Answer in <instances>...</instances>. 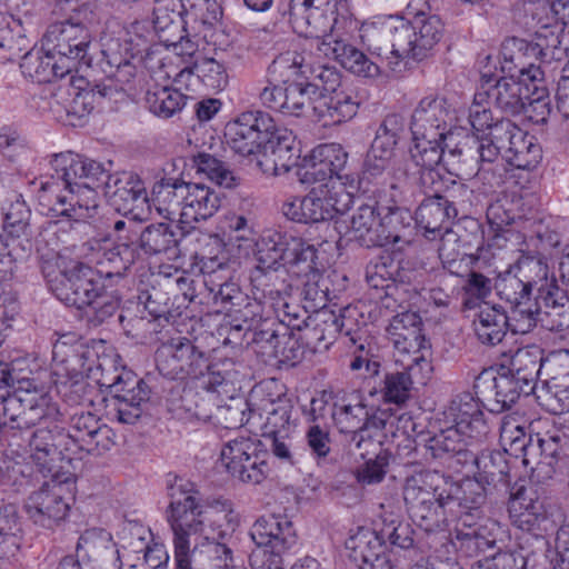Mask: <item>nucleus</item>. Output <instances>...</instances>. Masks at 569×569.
<instances>
[{"instance_id":"nucleus-1","label":"nucleus","mask_w":569,"mask_h":569,"mask_svg":"<svg viewBox=\"0 0 569 569\" xmlns=\"http://www.w3.org/2000/svg\"><path fill=\"white\" fill-rule=\"evenodd\" d=\"M168 496L167 519L173 532L174 553L183 551L191 567L210 561L218 569H241L234 565L231 533L213 527L227 513L203 505L190 482L171 485Z\"/></svg>"},{"instance_id":"nucleus-2","label":"nucleus","mask_w":569,"mask_h":569,"mask_svg":"<svg viewBox=\"0 0 569 569\" xmlns=\"http://www.w3.org/2000/svg\"><path fill=\"white\" fill-rule=\"evenodd\" d=\"M453 116L446 98L426 97L411 114L409 133L413 146L410 156L417 166L432 169L448 153L450 157L463 156L457 138L459 131L451 129Z\"/></svg>"},{"instance_id":"nucleus-3","label":"nucleus","mask_w":569,"mask_h":569,"mask_svg":"<svg viewBox=\"0 0 569 569\" xmlns=\"http://www.w3.org/2000/svg\"><path fill=\"white\" fill-rule=\"evenodd\" d=\"M59 6L64 11V18L48 26L42 37V49L58 54L60 61L72 64V70L78 64L90 66L93 27L97 23L92 6L81 0H60Z\"/></svg>"},{"instance_id":"nucleus-4","label":"nucleus","mask_w":569,"mask_h":569,"mask_svg":"<svg viewBox=\"0 0 569 569\" xmlns=\"http://www.w3.org/2000/svg\"><path fill=\"white\" fill-rule=\"evenodd\" d=\"M447 476L425 470L406 479L403 500L410 518L425 531H435L447 520Z\"/></svg>"},{"instance_id":"nucleus-5","label":"nucleus","mask_w":569,"mask_h":569,"mask_svg":"<svg viewBox=\"0 0 569 569\" xmlns=\"http://www.w3.org/2000/svg\"><path fill=\"white\" fill-rule=\"evenodd\" d=\"M98 369L101 370V376L97 382L108 390L107 407L110 412L120 423L134 425L144 413L150 400L149 385L131 370H119L112 363L109 369L100 363Z\"/></svg>"},{"instance_id":"nucleus-6","label":"nucleus","mask_w":569,"mask_h":569,"mask_svg":"<svg viewBox=\"0 0 569 569\" xmlns=\"http://www.w3.org/2000/svg\"><path fill=\"white\" fill-rule=\"evenodd\" d=\"M74 491V475L54 471L49 480L26 498L23 509L34 525L51 529L67 518Z\"/></svg>"},{"instance_id":"nucleus-7","label":"nucleus","mask_w":569,"mask_h":569,"mask_svg":"<svg viewBox=\"0 0 569 569\" xmlns=\"http://www.w3.org/2000/svg\"><path fill=\"white\" fill-rule=\"evenodd\" d=\"M299 181L305 184L322 182L336 177L346 188L358 190L359 176L348 166V152L339 143H323L316 147L296 170Z\"/></svg>"},{"instance_id":"nucleus-8","label":"nucleus","mask_w":569,"mask_h":569,"mask_svg":"<svg viewBox=\"0 0 569 569\" xmlns=\"http://www.w3.org/2000/svg\"><path fill=\"white\" fill-rule=\"evenodd\" d=\"M53 420L38 425L28 437L30 457L43 475L62 471L64 467L59 463L70 465L76 456L74 442L70 440L67 430Z\"/></svg>"},{"instance_id":"nucleus-9","label":"nucleus","mask_w":569,"mask_h":569,"mask_svg":"<svg viewBox=\"0 0 569 569\" xmlns=\"http://www.w3.org/2000/svg\"><path fill=\"white\" fill-rule=\"evenodd\" d=\"M409 339V330L393 331V405L397 406L411 398L412 379L428 365L421 328H418L416 347H411Z\"/></svg>"},{"instance_id":"nucleus-10","label":"nucleus","mask_w":569,"mask_h":569,"mask_svg":"<svg viewBox=\"0 0 569 569\" xmlns=\"http://www.w3.org/2000/svg\"><path fill=\"white\" fill-rule=\"evenodd\" d=\"M207 353L186 337L172 338L156 350L159 373L168 379L184 380L200 377L206 368Z\"/></svg>"},{"instance_id":"nucleus-11","label":"nucleus","mask_w":569,"mask_h":569,"mask_svg":"<svg viewBox=\"0 0 569 569\" xmlns=\"http://www.w3.org/2000/svg\"><path fill=\"white\" fill-rule=\"evenodd\" d=\"M271 126L272 117L269 113L261 110L244 111L226 124V143L242 157L256 154L262 149Z\"/></svg>"},{"instance_id":"nucleus-12","label":"nucleus","mask_w":569,"mask_h":569,"mask_svg":"<svg viewBox=\"0 0 569 569\" xmlns=\"http://www.w3.org/2000/svg\"><path fill=\"white\" fill-rule=\"evenodd\" d=\"M101 68L110 83L101 82L91 89L92 96L99 98H113L130 83L136 76V66L132 63L133 54L129 43L119 39H111L101 51Z\"/></svg>"},{"instance_id":"nucleus-13","label":"nucleus","mask_w":569,"mask_h":569,"mask_svg":"<svg viewBox=\"0 0 569 569\" xmlns=\"http://www.w3.org/2000/svg\"><path fill=\"white\" fill-rule=\"evenodd\" d=\"M264 455L258 452L257 445L249 438L230 440L221 450V461L228 472L246 483L258 485L267 475Z\"/></svg>"},{"instance_id":"nucleus-14","label":"nucleus","mask_w":569,"mask_h":569,"mask_svg":"<svg viewBox=\"0 0 569 569\" xmlns=\"http://www.w3.org/2000/svg\"><path fill=\"white\" fill-rule=\"evenodd\" d=\"M471 193L466 184L453 182L447 197L437 194L421 202L416 210V224L432 234L447 230V223L458 214L457 206L470 201Z\"/></svg>"},{"instance_id":"nucleus-15","label":"nucleus","mask_w":569,"mask_h":569,"mask_svg":"<svg viewBox=\"0 0 569 569\" xmlns=\"http://www.w3.org/2000/svg\"><path fill=\"white\" fill-rule=\"evenodd\" d=\"M477 393L481 396V401L491 412H501L511 408L521 395L529 396L532 391L518 381L513 375L502 368L500 372L493 375L491 371L480 373L475 382Z\"/></svg>"},{"instance_id":"nucleus-16","label":"nucleus","mask_w":569,"mask_h":569,"mask_svg":"<svg viewBox=\"0 0 569 569\" xmlns=\"http://www.w3.org/2000/svg\"><path fill=\"white\" fill-rule=\"evenodd\" d=\"M52 166L63 186L82 183L104 192L106 183L113 178L102 163L72 152L56 154Z\"/></svg>"},{"instance_id":"nucleus-17","label":"nucleus","mask_w":569,"mask_h":569,"mask_svg":"<svg viewBox=\"0 0 569 569\" xmlns=\"http://www.w3.org/2000/svg\"><path fill=\"white\" fill-rule=\"evenodd\" d=\"M382 216L375 207L365 204L358 208L350 219L347 234L360 246L385 247L391 237V208H383Z\"/></svg>"},{"instance_id":"nucleus-18","label":"nucleus","mask_w":569,"mask_h":569,"mask_svg":"<svg viewBox=\"0 0 569 569\" xmlns=\"http://www.w3.org/2000/svg\"><path fill=\"white\" fill-rule=\"evenodd\" d=\"M103 193L111 206L124 217L141 220L148 208L147 191L142 181L129 172L113 176L110 182L106 183Z\"/></svg>"},{"instance_id":"nucleus-19","label":"nucleus","mask_w":569,"mask_h":569,"mask_svg":"<svg viewBox=\"0 0 569 569\" xmlns=\"http://www.w3.org/2000/svg\"><path fill=\"white\" fill-rule=\"evenodd\" d=\"M387 540H391V532L360 529L346 541V548L355 562H361L360 569H391Z\"/></svg>"},{"instance_id":"nucleus-20","label":"nucleus","mask_w":569,"mask_h":569,"mask_svg":"<svg viewBox=\"0 0 569 569\" xmlns=\"http://www.w3.org/2000/svg\"><path fill=\"white\" fill-rule=\"evenodd\" d=\"M250 537L258 547L270 548L268 552L278 555L286 553L298 543L293 523L283 515L261 516L252 525Z\"/></svg>"},{"instance_id":"nucleus-21","label":"nucleus","mask_w":569,"mask_h":569,"mask_svg":"<svg viewBox=\"0 0 569 569\" xmlns=\"http://www.w3.org/2000/svg\"><path fill=\"white\" fill-rule=\"evenodd\" d=\"M178 198L182 200L179 223L183 228H194V223L211 218L220 208L221 199L211 188L188 182L178 189Z\"/></svg>"},{"instance_id":"nucleus-22","label":"nucleus","mask_w":569,"mask_h":569,"mask_svg":"<svg viewBox=\"0 0 569 569\" xmlns=\"http://www.w3.org/2000/svg\"><path fill=\"white\" fill-rule=\"evenodd\" d=\"M527 82L521 77L516 79L515 74L501 77L493 84H490V79H488L481 84V91L476 93V98L486 97L502 112L516 116L525 109L527 100H529L531 89Z\"/></svg>"},{"instance_id":"nucleus-23","label":"nucleus","mask_w":569,"mask_h":569,"mask_svg":"<svg viewBox=\"0 0 569 569\" xmlns=\"http://www.w3.org/2000/svg\"><path fill=\"white\" fill-rule=\"evenodd\" d=\"M502 70L518 74L531 83L543 81V71L535 62L539 61L532 41L508 38L501 44Z\"/></svg>"},{"instance_id":"nucleus-24","label":"nucleus","mask_w":569,"mask_h":569,"mask_svg":"<svg viewBox=\"0 0 569 569\" xmlns=\"http://www.w3.org/2000/svg\"><path fill=\"white\" fill-rule=\"evenodd\" d=\"M73 271L54 293L67 306L82 310L102 290L100 276L89 264L80 261L72 264Z\"/></svg>"},{"instance_id":"nucleus-25","label":"nucleus","mask_w":569,"mask_h":569,"mask_svg":"<svg viewBox=\"0 0 569 569\" xmlns=\"http://www.w3.org/2000/svg\"><path fill=\"white\" fill-rule=\"evenodd\" d=\"M398 10L393 13V74L401 77L403 72L415 69L420 62L415 59L417 46V31H415L411 16L408 14L405 2H398Z\"/></svg>"},{"instance_id":"nucleus-26","label":"nucleus","mask_w":569,"mask_h":569,"mask_svg":"<svg viewBox=\"0 0 569 569\" xmlns=\"http://www.w3.org/2000/svg\"><path fill=\"white\" fill-rule=\"evenodd\" d=\"M347 277L337 271L321 273L319 271L308 272L301 289L303 308L307 311H326L328 301L337 299L339 293L346 289Z\"/></svg>"},{"instance_id":"nucleus-27","label":"nucleus","mask_w":569,"mask_h":569,"mask_svg":"<svg viewBox=\"0 0 569 569\" xmlns=\"http://www.w3.org/2000/svg\"><path fill=\"white\" fill-rule=\"evenodd\" d=\"M66 194L56 197L54 204L50 208L58 217H66L74 222L93 218L99 208V189L83 186H64Z\"/></svg>"},{"instance_id":"nucleus-28","label":"nucleus","mask_w":569,"mask_h":569,"mask_svg":"<svg viewBox=\"0 0 569 569\" xmlns=\"http://www.w3.org/2000/svg\"><path fill=\"white\" fill-rule=\"evenodd\" d=\"M473 442H478L476 438L468 437L467 430L453 425L432 436L426 448L436 459L465 466L473 459V451L470 449Z\"/></svg>"},{"instance_id":"nucleus-29","label":"nucleus","mask_w":569,"mask_h":569,"mask_svg":"<svg viewBox=\"0 0 569 569\" xmlns=\"http://www.w3.org/2000/svg\"><path fill=\"white\" fill-rule=\"evenodd\" d=\"M445 413L455 426L467 430L468 437L476 438L477 441H482L489 433L483 412L471 392L466 391L455 396Z\"/></svg>"},{"instance_id":"nucleus-30","label":"nucleus","mask_w":569,"mask_h":569,"mask_svg":"<svg viewBox=\"0 0 569 569\" xmlns=\"http://www.w3.org/2000/svg\"><path fill=\"white\" fill-rule=\"evenodd\" d=\"M508 512L512 523L523 531H536L547 519L543 500L531 488L520 487L511 493Z\"/></svg>"},{"instance_id":"nucleus-31","label":"nucleus","mask_w":569,"mask_h":569,"mask_svg":"<svg viewBox=\"0 0 569 569\" xmlns=\"http://www.w3.org/2000/svg\"><path fill=\"white\" fill-rule=\"evenodd\" d=\"M359 102L351 91L340 89L333 93L317 96L313 107V117L323 127L336 126L352 119L358 111Z\"/></svg>"},{"instance_id":"nucleus-32","label":"nucleus","mask_w":569,"mask_h":569,"mask_svg":"<svg viewBox=\"0 0 569 569\" xmlns=\"http://www.w3.org/2000/svg\"><path fill=\"white\" fill-rule=\"evenodd\" d=\"M183 229L182 226L167 222L151 223L140 232L137 249H141L149 257L159 254L176 257L178 246L186 234Z\"/></svg>"},{"instance_id":"nucleus-33","label":"nucleus","mask_w":569,"mask_h":569,"mask_svg":"<svg viewBox=\"0 0 569 569\" xmlns=\"http://www.w3.org/2000/svg\"><path fill=\"white\" fill-rule=\"evenodd\" d=\"M77 557L101 569L118 561V550L110 532L104 529H87L77 543Z\"/></svg>"},{"instance_id":"nucleus-34","label":"nucleus","mask_w":569,"mask_h":569,"mask_svg":"<svg viewBox=\"0 0 569 569\" xmlns=\"http://www.w3.org/2000/svg\"><path fill=\"white\" fill-rule=\"evenodd\" d=\"M447 492L445 502L447 505V517L458 516V509L478 510L487 500L486 483L478 477L466 478L455 482L447 476Z\"/></svg>"},{"instance_id":"nucleus-35","label":"nucleus","mask_w":569,"mask_h":569,"mask_svg":"<svg viewBox=\"0 0 569 569\" xmlns=\"http://www.w3.org/2000/svg\"><path fill=\"white\" fill-rule=\"evenodd\" d=\"M301 243L296 238L278 230H267L257 241L256 260L260 269H278L281 261H288V253Z\"/></svg>"},{"instance_id":"nucleus-36","label":"nucleus","mask_w":569,"mask_h":569,"mask_svg":"<svg viewBox=\"0 0 569 569\" xmlns=\"http://www.w3.org/2000/svg\"><path fill=\"white\" fill-rule=\"evenodd\" d=\"M318 51L325 57L337 60L345 69L352 73L369 78L379 74V67L370 61L365 53L338 38L320 42Z\"/></svg>"},{"instance_id":"nucleus-37","label":"nucleus","mask_w":569,"mask_h":569,"mask_svg":"<svg viewBox=\"0 0 569 569\" xmlns=\"http://www.w3.org/2000/svg\"><path fill=\"white\" fill-rule=\"evenodd\" d=\"M569 29L559 22L543 23L535 32L533 48L541 63L562 61L568 57Z\"/></svg>"},{"instance_id":"nucleus-38","label":"nucleus","mask_w":569,"mask_h":569,"mask_svg":"<svg viewBox=\"0 0 569 569\" xmlns=\"http://www.w3.org/2000/svg\"><path fill=\"white\" fill-rule=\"evenodd\" d=\"M421 7L426 3L418 2ZM408 14L413 21L415 31H417V46L415 59L422 61L428 52L439 42L442 36V23L437 16H428L417 3L407 4Z\"/></svg>"},{"instance_id":"nucleus-39","label":"nucleus","mask_w":569,"mask_h":569,"mask_svg":"<svg viewBox=\"0 0 569 569\" xmlns=\"http://www.w3.org/2000/svg\"><path fill=\"white\" fill-rule=\"evenodd\" d=\"M422 277L421 263L415 254L399 259L393 274V301L408 302V307L416 301L422 289Z\"/></svg>"},{"instance_id":"nucleus-40","label":"nucleus","mask_w":569,"mask_h":569,"mask_svg":"<svg viewBox=\"0 0 569 569\" xmlns=\"http://www.w3.org/2000/svg\"><path fill=\"white\" fill-rule=\"evenodd\" d=\"M257 326L243 333L239 340H244L247 345H252L257 352L272 358L273 355H277L279 343L283 342L290 333V327L276 317L266 319Z\"/></svg>"},{"instance_id":"nucleus-41","label":"nucleus","mask_w":569,"mask_h":569,"mask_svg":"<svg viewBox=\"0 0 569 569\" xmlns=\"http://www.w3.org/2000/svg\"><path fill=\"white\" fill-rule=\"evenodd\" d=\"M543 368V350L537 345L518 348L510 359L507 369L532 392L537 386L539 373Z\"/></svg>"},{"instance_id":"nucleus-42","label":"nucleus","mask_w":569,"mask_h":569,"mask_svg":"<svg viewBox=\"0 0 569 569\" xmlns=\"http://www.w3.org/2000/svg\"><path fill=\"white\" fill-rule=\"evenodd\" d=\"M18 396L21 402L22 412H32L23 419L24 430H28L38 425H43L48 420L54 419L59 413L58 408L51 402V398L48 393L42 392L38 389L30 390L24 388L22 383L24 381H18Z\"/></svg>"},{"instance_id":"nucleus-43","label":"nucleus","mask_w":569,"mask_h":569,"mask_svg":"<svg viewBox=\"0 0 569 569\" xmlns=\"http://www.w3.org/2000/svg\"><path fill=\"white\" fill-rule=\"evenodd\" d=\"M506 319L502 307L487 303L481 306L472 323L480 342L490 346L501 342L508 330Z\"/></svg>"},{"instance_id":"nucleus-44","label":"nucleus","mask_w":569,"mask_h":569,"mask_svg":"<svg viewBox=\"0 0 569 569\" xmlns=\"http://www.w3.org/2000/svg\"><path fill=\"white\" fill-rule=\"evenodd\" d=\"M97 263L99 272L107 278L122 277L139 257L137 246L116 242L112 246L101 247L98 252Z\"/></svg>"},{"instance_id":"nucleus-45","label":"nucleus","mask_w":569,"mask_h":569,"mask_svg":"<svg viewBox=\"0 0 569 569\" xmlns=\"http://www.w3.org/2000/svg\"><path fill=\"white\" fill-rule=\"evenodd\" d=\"M469 463L477 467V476L487 486H508L510 483V467L507 453L499 450L482 451L479 456L473 453Z\"/></svg>"},{"instance_id":"nucleus-46","label":"nucleus","mask_w":569,"mask_h":569,"mask_svg":"<svg viewBox=\"0 0 569 569\" xmlns=\"http://www.w3.org/2000/svg\"><path fill=\"white\" fill-rule=\"evenodd\" d=\"M391 251L385 249L382 253L377 257L376 261H372L367 267V282L369 286V297L377 303L385 308L386 313L389 311V288L391 287Z\"/></svg>"},{"instance_id":"nucleus-47","label":"nucleus","mask_w":569,"mask_h":569,"mask_svg":"<svg viewBox=\"0 0 569 569\" xmlns=\"http://www.w3.org/2000/svg\"><path fill=\"white\" fill-rule=\"evenodd\" d=\"M307 59L303 54H296L292 59V66L297 67L301 74L306 76V82L319 84L321 93H333L343 89L341 87V77L335 67L328 64H315L309 54Z\"/></svg>"},{"instance_id":"nucleus-48","label":"nucleus","mask_w":569,"mask_h":569,"mask_svg":"<svg viewBox=\"0 0 569 569\" xmlns=\"http://www.w3.org/2000/svg\"><path fill=\"white\" fill-rule=\"evenodd\" d=\"M356 315L357 308L351 306L341 309L339 316L333 311H322L320 316L323 318L322 322L326 325V328L316 325L312 329L307 330L305 338L308 340L316 339L319 345L325 341L323 346L327 347L329 343L327 340L333 338L335 333L343 332L349 336L353 331Z\"/></svg>"},{"instance_id":"nucleus-49","label":"nucleus","mask_w":569,"mask_h":569,"mask_svg":"<svg viewBox=\"0 0 569 569\" xmlns=\"http://www.w3.org/2000/svg\"><path fill=\"white\" fill-rule=\"evenodd\" d=\"M286 84V104L283 114L302 117L313 116L315 100L319 94V84L306 81H292Z\"/></svg>"},{"instance_id":"nucleus-50","label":"nucleus","mask_w":569,"mask_h":569,"mask_svg":"<svg viewBox=\"0 0 569 569\" xmlns=\"http://www.w3.org/2000/svg\"><path fill=\"white\" fill-rule=\"evenodd\" d=\"M503 158L517 169L531 170L540 162L542 150L535 137L522 130L521 136L516 137L515 141L505 151Z\"/></svg>"},{"instance_id":"nucleus-51","label":"nucleus","mask_w":569,"mask_h":569,"mask_svg":"<svg viewBox=\"0 0 569 569\" xmlns=\"http://www.w3.org/2000/svg\"><path fill=\"white\" fill-rule=\"evenodd\" d=\"M208 368L200 377L194 379L200 380L201 388L211 397L212 393H224L230 391L233 378L236 376L234 363L230 359H224L217 362H211L207 356Z\"/></svg>"},{"instance_id":"nucleus-52","label":"nucleus","mask_w":569,"mask_h":569,"mask_svg":"<svg viewBox=\"0 0 569 569\" xmlns=\"http://www.w3.org/2000/svg\"><path fill=\"white\" fill-rule=\"evenodd\" d=\"M80 261L63 252L50 251L40 256V269L50 291L54 295Z\"/></svg>"},{"instance_id":"nucleus-53","label":"nucleus","mask_w":569,"mask_h":569,"mask_svg":"<svg viewBox=\"0 0 569 569\" xmlns=\"http://www.w3.org/2000/svg\"><path fill=\"white\" fill-rule=\"evenodd\" d=\"M31 210L21 194H13L7 208H3V230L10 239L27 237L30 228Z\"/></svg>"},{"instance_id":"nucleus-54","label":"nucleus","mask_w":569,"mask_h":569,"mask_svg":"<svg viewBox=\"0 0 569 569\" xmlns=\"http://www.w3.org/2000/svg\"><path fill=\"white\" fill-rule=\"evenodd\" d=\"M246 301L243 308L234 310L238 316L232 320L229 331V337L233 340L240 339L243 333L272 317L270 309L266 310L264 303L258 297H254L252 301L249 299Z\"/></svg>"},{"instance_id":"nucleus-55","label":"nucleus","mask_w":569,"mask_h":569,"mask_svg":"<svg viewBox=\"0 0 569 569\" xmlns=\"http://www.w3.org/2000/svg\"><path fill=\"white\" fill-rule=\"evenodd\" d=\"M184 94L168 87H153L146 93L147 108L158 117L169 118L184 106Z\"/></svg>"},{"instance_id":"nucleus-56","label":"nucleus","mask_w":569,"mask_h":569,"mask_svg":"<svg viewBox=\"0 0 569 569\" xmlns=\"http://www.w3.org/2000/svg\"><path fill=\"white\" fill-rule=\"evenodd\" d=\"M475 530L477 531L478 556L488 552V556L477 561V569H498L499 566L505 567L511 562H516L513 555L498 551L496 546V537L487 528V526L475 527Z\"/></svg>"},{"instance_id":"nucleus-57","label":"nucleus","mask_w":569,"mask_h":569,"mask_svg":"<svg viewBox=\"0 0 569 569\" xmlns=\"http://www.w3.org/2000/svg\"><path fill=\"white\" fill-rule=\"evenodd\" d=\"M518 276L516 279L535 287L537 283L546 281L548 278V263L546 258L538 252L521 251L515 262Z\"/></svg>"},{"instance_id":"nucleus-58","label":"nucleus","mask_w":569,"mask_h":569,"mask_svg":"<svg viewBox=\"0 0 569 569\" xmlns=\"http://www.w3.org/2000/svg\"><path fill=\"white\" fill-rule=\"evenodd\" d=\"M120 300L112 293L104 290L100 292L87 305L83 310V316L90 327H99L111 319L118 311Z\"/></svg>"},{"instance_id":"nucleus-59","label":"nucleus","mask_w":569,"mask_h":569,"mask_svg":"<svg viewBox=\"0 0 569 569\" xmlns=\"http://www.w3.org/2000/svg\"><path fill=\"white\" fill-rule=\"evenodd\" d=\"M295 22L305 21L308 27L311 28V33L320 42H327V40L337 39L333 36L335 26L338 22L337 8L328 10H312L311 12L303 13L302 16H290Z\"/></svg>"},{"instance_id":"nucleus-60","label":"nucleus","mask_w":569,"mask_h":569,"mask_svg":"<svg viewBox=\"0 0 569 569\" xmlns=\"http://www.w3.org/2000/svg\"><path fill=\"white\" fill-rule=\"evenodd\" d=\"M529 435L526 433V428L520 423V420L513 416H506L500 425V443L503 447V452L507 455L519 458L520 449H523Z\"/></svg>"},{"instance_id":"nucleus-61","label":"nucleus","mask_w":569,"mask_h":569,"mask_svg":"<svg viewBox=\"0 0 569 569\" xmlns=\"http://www.w3.org/2000/svg\"><path fill=\"white\" fill-rule=\"evenodd\" d=\"M331 417L341 433H352L365 427L367 412L359 403L353 406L335 403Z\"/></svg>"},{"instance_id":"nucleus-62","label":"nucleus","mask_w":569,"mask_h":569,"mask_svg":"<svg viewBox=\"0 0 569 569\" xmlns=\"http://www.w3.org/2000/svg\"><path fill=\"white\" fill-rule=\"evenodd\" d=\"M196 76L201 83L210 90L220 91L228 84L226 67L213 58H202L193 63Z\"/></svg>"},{"instance_id":"nucleus-63","label":"nucleus","mask_w":569,"mask_h":569,"mask_svg":"<svg viewBox=\"0 0 569 569\" xmlns=\"http://www.w3.org/2000/svg\"><path fill=\"white\" fill-rule=\"evenodd\" d=\"M194 163L199 172L204 173L211 181L224 188L236 184V177L229 167L221 160L209 153H199L194 157Z\"/></svg>"},{"instance_id":"nucleus-64","label":"nucleus","mask_w":569,"mask_h":569,"mask_svg":"<svg viewBox=\"0 0 569 569\" xmlns=\"http://www.w3.org/2000/svg\"><path fill=\"white\" fill-rule=\"evenodd\" d=\"M103 421L92 412H76L70 418V428L67 431L71 441L74 442V455L79 453V448L87 439L99 429Z\"/></svg>"}]
</instances>
